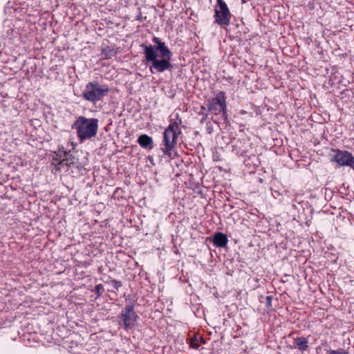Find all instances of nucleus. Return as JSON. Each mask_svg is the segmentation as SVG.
Masks as SVG:
<instances>
[{
	"label": "nucleus",
	"instance_id": "obj_28",
	"mask_svg": "<svg viewBox=\"0 0 354 354\" xmlns=\"http://www.w3.org/2000/svg\"><path fill=\"white\" fill-rule=\"evenodd\" d=\"M201 109L205 110V107L203 106H201Z\"/></svg>",
	"mask_w": 354,
	"mask_h": 354
},
{
	"label": "nucleus",
	"instance_id": "obj_23",
	"mask_svg": "<svg viewBox=\"0 0 354 354\" xmlns=\"http://www.w3.org/2000/svg\"><path fill=\"white\" fill-rule=\"evenodd\" d=\"M110 283L113 285L116 290H118L122 287V282L115 279L111 280Z\"/></svg>",
	"mask_w": 354,
	"mask_h": 354
},
{
	"label": "nucleus",
	"instance_id": "obj_16",
	"mask_svg": "<svg viewBox=\"0 0 354 354\" xmlns=\"http://www.w3.org/2000/svg\"><path fill=\"white\" fill-rule=\"evenodd\" d=\"M316 0H290V1L296 4L297 6H302L307 4V7L310 10L314 9L315 8V1Z\"/></svg>",
	"mask_w": 354,
	"mask_h": 354
},
{
	"label": "nucleus",
	"instance_id": "obj_11",
	"mask_svg": "<svg viewBox=\"0 0 354 354\" xmlns=\"http://www.w3.org/2000/svg\"><path fill=\"white\" fill-rule=\"evenodd\" d=\"M153 41L156 45L152 46V48L155 49V52L157 53H159L161 58H171L172 53L167 48L165 42L161 41V40L156 37L153 38Z\"/></svg>",
	"mask_w": 354,
	"mask_h": 354
},
{
	"label": "nucleus",
	"instance_id": "obj_12",
	"mask_svg": "<svg viewBox=\"0 0 354 354\" xmlns=\"http://www.w3.org/2000/svg\"><path fill=\"white\" fill-rule=\"evenodd\" d=\"M156 10L154 8L144 7L140 9V19L138 21H145L146 22H153L156 21Z\"/></svg>",
	"mask_w": 354,
	"mask_h": 354
},
{
	"label": "nucleus",
	"instance_id": "obj_17",
	"mask_svg": "<svg viewBox=\"0 0 354 354\" xmlns=\"http://www.w3.org/2000/svg\"><path fill=\"white\" fill-rule=\"evenodd\" d=\"M116 54V50L109 46H106L102 49V55H103L106 59L111 58L114 57Z\"/></svg>",
	"mask_w": 354,
	"mask_h": 354
},
{
	"label": "nucleus",
	"instance_id": "obj_27",
	"mask_svg": "<svg viewBox=\"0 0 354 354\" xmlns=\"http://www.w3.org/2000/svg\"><path fill=\"white\" fill-rule=\"evenodd\" d=\"M103 19V20H104V21H106V22H109V23H111V21L110 19H109V20H108L106 18H105V19Z\"/></svg>",
	"mask_w": 354,
	"mask_h": 354
},
{
	"label": "nucleus",
	"instance_id": "obj_9",
	"mask_svg": "<svg viewBox=\"0 0 354 354\" xmlns=\"http://www.w3.org/2000/svg\"><path fill=\"white\" fill-rule=\"evenodd\" d=\"M120 17L125 21H138L140 19V8L136 6H122L118 10Z\"/></svg>",
	"mask_w": 354,
	"mask_h": 354
},
{
	"label": "nucleus",
	"instance_id": "obj_3",
	"mask_svg": "<svg viewBox=\"0 0 354 354\" xmlns=\"http://www.w3.org/2000/svg\"><path fill=\"white\" fill-rule=\"evenodd\" d=\"M141 47L143 49L146 63H151L149 66L151 73H154L153 69L156 72L163 73L172 68L171 58L158 59V53L155 52L151 45L142 44Z\"/></svg>",
	"mask_w": 354,
	"mask_h": 354
},
{
	"label": "nucleus",
	"instance_id": "obj_14",
	"mask_svg": "<svg viewBox=\"0 0 354 354\" xmlns=\"http://www.w3.org/2000/svg\"><path fill=\"white\" fill-rule=\"evenodd\" d=\"M137 142L142 148L151 149L153 147V143L151 137L147 134L140 135L138 137Z\"/></svg>",
	"mask_w": 354,
	"mask_h": 354
},
{
	"label": "nucleus",
	"instance_id": "obj_7",
	"mask_svg": "<svg viewBox=\"0 0 354 354\" xmlns=\"http://www.w3.org/2000/svg\"><path fill=\"white\" fill-rule=\"evenodd\" d=\"M121 317L122 319V324H120L124 327L126 330L132 328L138 319V315L134 311V305L132 303H129L125 306V308L122 310Z\"/></svg>",
	"mask_w": 354,
	"mask_h": 354
},
{
	"label": "nucleus",
	"instance_id": "obj_25",
	"mask_svg": "<svg viewBox=\"0 0 354 354\" xmlns=\"http://www.w3.org/2000/svg\"><path fill=\"white\" fill-rule=\"evenodd\" d=\"M272 296L269 295L266 297V305L268 308L272 307Z\"/></svg>",
	"mask_w": 354,
	"mask_h": 354
},
{
	"label": "nucleus",
	"instance_id": "obj_2",
	"mask_svg": "<svg viewBox=\"0 0 354 354\" xmlns=\"http://www.w3.org/2000/svg\"><path fill=\"white\" fill-rule=\"evenodd\" d=\"M181 123L182 120L179 118V115H177L176 120L171 122L163 133L161 150L164 155L171 159L177 156L175 148L177 144L178 137L181 133L179 129V124Z\"/></svg>",
	"mask_w": 354,
	"mask_h": 354
},
{
	"label": "nucleus",
	"instance_id": "obj_8",
	"mask_svg": "<svg viewBox=\"0 0 354 354\" xmlns=\"http://www.w3.org/2000/svg\"><path fill=\"white\" fill-rule=\"evenodd\" d=\"M214 22H230L232 14L227 7V5L223 0H216V4L214 8Z\"/></svg>",
	"mask_w": 354,
	"mask_h": 354
},
{
	"label": "nucleus",
	"instance_id": "obj_5",
	"mask_svg": "<svg viewBox=\"0 0 354 354\" xmlns=\"http://www.w3.org/2000/svg\"><path fill=\"white\" fill-rule=\"evenodd\" d=\"M206 106L209 113L214 115H221V118L227 122L226 97L224 92L220 91L214 97L208 100Z\"/></svg>",
	"mask_w": 354,
	"mask_h": 354
},
{
	"label": "nucleus",
	"instance_id": "obj_26",
	"mask_svg": "<svg viewBox=\"0 0 354 354\" xmlns=\"http://www.w3.org/2000/svg\"><path fill=\"white\" fill-rule=\"evenodd\" d=\"M200 115H202V118H201L200 122L201 124H203L207 120L208 115L206 113H201Z\"/></svg>",
	"mask_w": 354,
	"mask_h": 354
},
{
	"label": "nucleus",
	"instance_id": "obj_22",
	"mask_svg": "<svg viewBox=\"0 0 354 354\" xmlns=\"http://www.w3.org/2000/svg\"><path fill=\"white\" fill-rule=\"evenodd\" d=\"M88 3L91 5H99L100 6H102L104 3L107 4L108 2H106V0H88Z\"/></svg>",
	"mask_w": 354,
	"mask_h": 354
},
{
	"label": "nucleus",
	"instance_id": "obj_15",
	"mask_svg": "<svg viewBox=\"0 0 354 354\" xmlns=\"http://www.w3.org/2000/svg\"><path fill=\"white\" fill-rule=\"evenodd\" d=\"M294 343L295 344L297 348L301 351H306L308 348V342L306 337H296L294 339Z\"/></svg>",
	"mask_w": 354,
	"mask_h": 354
},
{
	"label": "nucleus",
	"instance_id": "obj_13",
	"mask_svg": "<svg viewBox=\"0 0 354 354\" xmlns=\"http://www.w3.org/2000/svg\"><path fill=\"white\" fill-rule=\"evenodd\" d=\"M212 241L216 247L223 248L227 244L228 239L226 234L222 232H216L213 236Z\"/></svg>",
	"mask_w": 354,
	"mask_h": 354
},
{
	"label": "nucleus",
	"instance_id": "obj_21",
	"mask_svg": "<svg viewBox=\"0 0 354 354\" xmlns=\"http://www.w3.org/2000/svg\"><path fill=\"white\" fill-rule=\"evenodd\" d=\"M103 290H104V287H103L102 284H97L95 286L94 292L96 294V299L100 298L102 296Z\"/></svg>",
	"mask_w": 354,
	"mask_h": 354
},
{
	"label": "nucleus",
	"instance_id": "obj_19",
	"mask_svg": "<svg viewBox=\"0 0 354 354\" xmlns=\"http://www.w3.org/2000/svg\"><path fill=\"white\" fill-rule=\"evenodd\" d=\"M18 10V8H15L12 6H7L5 8V14L8 15H12V14H15ZM15 20V18L12 17V16H10V18H6L4 20V22L7 21H12Z\"/></svg>",
	"mask_w": 354,
	"mask_h": 354
},
{
	"label": "nucleus",
	"instance_id": "obj_4",
	"mask_svg": "<svg viewBox=\"0 0 354 354\" xmlns=\"http://www.w3.org/2000/svg\"><path fill=\"white\" fill-rule=\"evenodd\" d=\"M109 91L106 85H101L97 81L88 82L82 92V97L88 102L95 104L97 102L102 100Z\"/></svg>",
	"mask_w": 354,
	"mask_h": 354
},
{
	"label": "nucleus",
	"instance_id": "obj_20",
	"mask_svg": "<svg viewBox=\"0 0 354 354\" xmlns=\"http://www.w3.org/2000/svg\"><path fill=\"white\" fill-rule=\"evenodd\" d=\"M187 17L188 19L192 20L193 21H196L198 19L197 14H195L192 8H187L184 13V15L182 16V18Z\"/></svg>",
	"mask_w": 354,
	"mask_h": 354
},
{
	"label": "nucleus",
	"instance_id": "obj_24",
	"mask_svg": "<svg viewBox=\"0 0 354 354\" xmlns=\"http://www.w3.org/2000/svg\"><path fill=\"white\" fill-rule=\"evenodd\" d=\"M190 347L194 349H198L200 347L199 344H198L194 339H190Z\"/></svg>",
	"mask_w": 354,
	"mask_h": 354
},
{
	"label": "nucleus",
	"instance_id": "obj_6",
	"mask_svg": "<svg viewBox=\"0 0 354 354\" xmlns=\"http://www.w3.org/2000/svg\"><path fill=\"white\" fill-rule=\"evenodd\" d=\"M56 158H54V165L56 170L71 167L78 163L77 159L71 153V151H66L64 147L59 148L56 153Z\"/></svg>",
	"mask_w": 354,
	"mask_h": 354
},
{
	"label": "nucleus",
	"instance_id": "obj_1",
	"mask_svg": "<svg viewBox=\"0 0 354 354\" xmlns=\"http://www.w3.org/2000/svg\"><path fill=\"white\" fill-rule=\"evenodd\" d=\"M99 127V120L95 118L79 116L71 126L75 130L79 141L82 143L91 140L97 136Z\"/></svg>",
	"mask_w": 354,
	"mask_h": 354
},
{
	"label": "nucleus",
	"instance_id": "obj_10",
	"mask_svg": "<svg viewBox=\"0 0 354 354\" xmlns=\"http://www.w3.org/2000/svg\"><path fill=\"white\" fill-rule=\"evenodd\" d=\"M332 161L337 162L340 166H349L354 167V157L352 154L346 151H335Z\"/></svg>",
	"mask_w": 354,
	"mask_h": 354
},
{
	"label": "nucleus",
	"instance_id": "obj_18",
	"mask_svg": "<svg viewBox=\"0 0 354 354\" xmlns=\"http://www.w3.org/2000/svg\"><path fill=\"white\" fill-rule=\"evenodd\" d=\"M41 19L45 20V22H58V19H55V14L48 11L44 12L41 15Z\"/></svg>",
	"mask_w": 354,
	"mask_h": 354
}]
</instances>
